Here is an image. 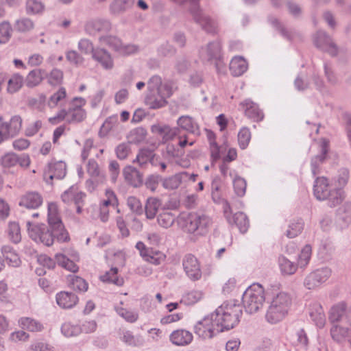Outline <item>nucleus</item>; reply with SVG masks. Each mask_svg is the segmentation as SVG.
I'll list each match as a JSON object with an SVG mask.
<instances>
[{
  "instance_id": "obj_43",
  "label": "nucleus",
  "mask_w": 351,
  "mask_h": 351,
  "mask_svg": "<svg viewBox=\"0 0 351 351\" xmlns=\"http://www.w3.org/2000/svg\"><path fill=\"white\" fill-rule=\"evenodd\" d=\"M337 217L347 226L351 222V203L346 202L337 210Z\"/></svg>"
},
{
  "instance_id": "obj_29",
  "label": "nucleus",
  "mask_w": 351,
  "mask_h": 351,
  "mask_svg": "<svg viewBox=\"0 0 351 351\" xmlns=\"http://www.w3.org/2000/svg\"><path fill=\"white\" fill-rule=\"evenodd\" d=\"M186 176V174L180 172L169 177H162V186L167 190L176 189L182 182H184Z\"/></svg>"
},
{
  "instance_id": "obj_39",
  "label": "nucleus",
  "mask_w": 351,
  "mask_h": 351,
  "mask_svg": "<svg viewBox=\"0 0 351 351\" xmlns=\"http://www.w3.org/2000/svg\"><path fill=\"white\" fill-rule=\"evenodd\" d=\"M99 42L101 45H106L117 53L122 43L118 37L112 35L101 36L99 38Z\"/></svg>"
},
{
  "instance_id": "obj_51",
  "label": "nucleus",
  "mask_w": 351,
  "mask_h": 351,
  "mask_svg": "<svg viewBox=\"0 0 351 351\" xmlns=\"http://www.w3.org/2000/svg\"><path fill=\"white\" fill-rule=\"evenodd\" d=\"M8 234L10 239L14 243H18L21 240V229L18 223L10 222L8 224Z\"/></svg>"
},
{
  "instance_id": "obj_36",
  "label": "nucleus",
  "mask_w": 351,
  "mask_h": 351,
  "mask_svg": "<svg viewBox=\"0 0 351 351\" xmlns=\"http://www.w3.org/2000/svg\"><path fill=\"white\" fill-rule=\"evenodd\" d=\"M161 206V201L157 197H149L147 199L145 211L147 219H154Z\"/></svg>"
},
{
  "instance_id": "obj_3",
  "label": "nucleus",
  "mask_w": 351,
  "mask_h": 351,
  "mask_svg": "<svg viewBox=\"0 0 351 351\" xmlns=\"http://www.w3.org/2000/svg\"><path fill=\"white\" fill-rule=\"evenodd\" d=\"M199 0H183L180 3L189 8L193 20L202 30L208 34H216L218 31L217 21L199 8Z\"/></svg>"
},
{
  "instance_id": "obj_22",
  "label": "nucleus",
  "mask_w": 351,
  "mask_h": 351,
  "mask_svg": "<svg viewBox=\"0 0 351 351\" xmlns=\"http://www.w3.org/2000/svg\"><path fill=\"white\" fill-rule=\"evenodd\" d=\"M123 176L125 182L134 187L139 186L143 182V175L131 165H127L123 168Z\"/></svg>"
},
{
  "instance_id": "obj_47",
  "label": "nucleus",
  "mask_w": 351,
  "mask_h": 351,
  "mask_svg": "<svg viewBox=\"0 0 351 351\" xmlns=\"http://www.w3.org/2000/svg\"><path fill=\"white\" fill-rule=\"evenodd\" d=\"M43 71L40 69L31 71L27 75L26 86L30 88L38 85L43 80Z\"/></svg>"
},
{
  "instance_id": "obj_30",
  "label": "nucleus",
  "mask_w": 351,
  "mask_h": 351,
  "mask_svg": "<svg viewBox=\"0 0 351 351\" xmlns=\"http://www.w3.org/2000/svg\"><path fill=\"white\" fill-rule=\"evenodd\" d=\"M117 332L120 339L128 346H141L143 344L142 338L133 335L130 330L119 328Z\"/></svg>"
},
{
  "instance_id": "obj_19",
  "label": "nucleus",
  "mask_w": 351,
  "mask_h": 351,
  "mask_svg": "<svg viewBox=\"0 0 351 351\" xmlns=\"http://www.w3.org/2000/svg\"><path fill=\"white\" fill-rule=\"evenodd\" d=\"M134 0H112L109 5V12L118 16L130 10L134 5Z\"/></svg>"
},
{
  "instance_id": "obj_46",
  "label": "nucleus",
  "mask_w": 351,
  "mask_h": 351,
  "mask_svg": "<svg viewBox=\"0 0 351 351\" xmlns=\"http://www.w3.org/2000/svg\"><path fill=\"white\" fill-rule=\"evenodd\" d=\"M152 156H154L152 151L147 149H141L133 160V162L137 163L139 167L144 168L152 160Z\"/></svg>"
},
{
  "instance_id": "obj_12",
  "label": "nucleus",
  "mask_w": 351,
  "mask_h": 351,
  "mask_svg": "<svg viewBox=\"0 0 351 351\" xmlns=\"http://www.w3.org/2000/svg\"><path fill=\"white\" fill-rule=\"evenodd\" d=\"M84 29L90 36H95L98 33H108L112 29V23L106 18L90 19L86 21Z\"/></svg>"
},
{
  "instance_id": "obj_35",
  "label": "nucleus",
  "mask_w": 351,
  "mask_h": 351,
  "mask_svg": "<svg viewBox=\"0 0 351 351\" xmlns=\"http://www.w3.org/2000/svg\"><path fill=\"white\" fill-rule=\"evenodd\" d=\"M332 338L337 342L341 343L350 338V332L348 328L334 325L330 329Z\"/></svg>"
},
{
  "instance_id": "obj_31",
  "label": "nucleus",
  "mask_w": 351,
  "mask_h": 351,
  "mask_svg": "<svg viewBox=\"0 0 351 351\" xmlns=\"http://www.w3.org/2000/svg\"><path fill=\"white\" fill-rule=\"evenodd\" d=\"M180 128L192 134L199 133V126L196 121L191 117L181 116L177 121Z\"/></svg>"
},
{
  "instance_id": "obj_60",
  "label": "nucleus",
  "mask_w": 351,
  "mask_h": 351,
  "mask_svg": "<svg viewBox=\"0 0 351 351\" xmlns=\"http://www.w3.org/2000/svg\"><path fill=\"white\" fill-rule=\"evenodd\" d=\"M251 133L248 128H243L238 134V141L239 147L244 149H245L250 141Z\"/></svg>"
},
{
  "instance_id": "obj_9",
  "label": "nucleus",
  "mask_w": 351,
  "mask_h": 351,
  "mask_svg": "<svg viewBox=\"0 0 351 351\" xmlns=\"http://www.w3.org/2000/svg\"><path fill=\"white\" fill-rule=\"evenodd\" d=\"M164 92H149L145 97V104L151 109H158L167 104V99L173 94V83L165 85Z\"/></svg>"
},
{
  "instance_id": "obj_63",
  "label": "nucleus",
  "mask_w": 351,
  "mask_h": 351,
  "mask_svg": "<svg viewBox=\"0 0 351 351\" xmlns=\"http://www.w3.org/2000/svg\"><path fill=\"white\" fill-rule=\"evenodd\" d=\"M309 314L317 327L322 328L324 326L325 316L322 312V308H313Z\"/></svg>"
},
{
  "instance_id": "obj_42",
  "label": "nucleus",
  "mask_w": 351,
  "mask_h": 351,
  "mask_svg": "<svg viewBox=\"0 0 351 351\" xmlns=\"http://www.w3.org/2000/svg\"><path fill=\"white\" fill-rule=\"evenodd\" d=\"M167 83H172L171 82H165L162 83V79L158 75L152 76L147 82V88L149 92H164L165 85Z\"/></svg>"
},
{
  "instance_id": "obj_41",
  "label": "nucleus",
  "mask_w": 351,
  "mask_h": 351,
  "mask_svg": "<svg viewBox=\"0 0 351 351\" xmlns=\"http://www.w3.org/2000/svg\"><path fill=\"white\" fill-rule=\"evenodd\" d=\"M312 247L309 244H306L302 249L298 258V265L300 268L305 269L308 265L311 258Z\"/></svg>"
},
{
  "instance_id": "obj_40",
  "label": "nucleus",
  "mask_w": 351,
  "mask_h": 351,
  "mask_svg": "<svg viewBox=\"0 0 351 351\" xmlns=\"http://www.w3.org/2000/svg\"><path fill=\"white\" fill-rule=\"evenodd\" d=\"M19 322L23 328L32 332H40L44 328L41 323L30 317H22Z\"/></svg>"
},
{
  "instance_id": "obj_10",
  "label": "nucleus",
  "mask_w": 351,
  "mask_h": 351,
  "mask_svg": "<svg viewBox=\"0 0 351 351\" xmlns=\"http://www.w3.org/2000/svg\"><path fill=\"white\" fill-rule=\"evenodd\" d=\"M199 55L203 60L214 63L216 69L219 70L222 61L221 45L219 41L209 43L200 49Z\"/></svg>"
},
{
  "instance_id": "obj_16",
  "label": "nucleus",
  "mask_w": 351,
  "mask_h": 351,
  "mask_svg": "<svg viewBox=\"0 0 351 351\" xmlns=\"http://www.w3.org/2000/svg\"><path fill=\"white\" fill-rule=\"evenodd\" d=\"M314 43L317 48L328 53L331 56H335L338 53L337 45L325 32L318 31L315 36Z\"/></svg>"
},
{
  "instance_id": "obj_15",
  "label": "nucleus",
  "mask_w": 351,
  "mask_h": 351,
  "mask_svg": "<svg viewBox=\"0 0 351 351\" xmlns=\"http://www.w3.org/2000/svg\"><path fill=\"white\" fill-rule=\"evenodd\" d=\"M66 175V164L62 161H51L45 167L43 172L45 181L52 184L54 179L61 180Z\"/></svg>"
},
{
  "instance_id": "obj_25",
  "label": "nucleus",
  "mask_w": 351,
  "mask_h": 351,
  "mask_svg": "<svg viewBox=\"0 0 351 351\" xmlns=\"http://www.w3.org/2000/svg\"><path fill=\"white\" fill-rule=\"evenodd\" d=\"M72 258L73 260H71L62 254H58L56 255V262L60 266L68 271L75 273L79 269L78 266L75 263V261L79 260L78 254L77 252H74L72 254Z\"/></svg>"
},
{
  "instance_id": "obj_61",
  "label": "nucleus",
  "mask_w": 351,
  "mask_h": 351,
  "mask_svg": "<svg viewBox=\"0 0 351 351\" xmlns=\"http://www.w3.org/2000/svg\"><path fill=\"white\" fill-rule=\"evenodd\" d=\"M160 182H162L161 176L158 174H152L146 178L145 185L148 190L152 192H155Z\"/></svg>"
},
{
  "instance_id": "obj_44",
  "label": "nucleus",
  "mask_w": 351,
  "mask_h": 351,
  "mask_svg": "<svg viewBox=\"0 0 351 351\" xmlns=\"http://www.w3.org/2000/svg\"><path fill=\"white\" fill-rule=\"evenodd\" d=\"M304 228V221L302 219L292 221L286 231V235L289 238H294L300 234Z\"/></svg>"
},
{
  "instance_id": "obj_64",
  "label": "nucleus",
  "mask_w": 351,
  "mask_h": 351,
  "mask_svg": "<svg viewBox=\"0 0 351 351\" xmlns=\"http://www.w3.org/2000/svg\"><path fill=\"white\" fill-rule=\"evenodd\" d=\"M127 204L130 209L136 215H141L143 213V208L140 200L134 196H130L127 199Z\"/></svg>"
},
{
  "instance_id": "obj_56",
  "label": "nucleus",
  "mask_w": 351,
  "mask_h": 351,
  "mask_svg": "<svg viewBox=\"0 0 351 351\" xmlns=\"http://www.w3.org/2000/svg\"><path fill=\"white\" fill-rule=\"evenodd\" d=\"M69 286L75 291H86L88 289V284L81 277L71 276Z\"/></svg>"
},
{
  "instance_id": "obj_4",
  "label": "nucleus",
  "mask_w": 351,
  "mask_h": 351,
  "mask_svg": "<svg viewBox=\"0 0 351 351\" xmlns=\"http://www.w3.org/2000/svg\"><path fill=\"white\" fill-rule=\"evenodd\" d=\"M27 227L29 237L37 243L50 246L55 239L58 241L56 228H48L45 224L36 225L30 221H27Z\"/></svg>"
},
{
  "instance_id": "obj_32",
  "label": "nucleus",
  "mask_w": 351,
  "mask_h": 351,
  "mask_svg": "<svg viewBox=\"0 0 351 351\" xmlns=\"http://www.w3.org/2000/svg\"><path fill=\"white\" fill-rule=\"evenodd\" d=\"M1 253L10 266L16 267L21 265V261L18 254L13 250L11 246L3 245L1 247Z\"/></svg>"
},
{
  "instance_id": "obj_18",
  "label": "nucleus",
  "mask_w": 351,
  "mask_h": 351,
  "mask_svg": "<svg viewBox=\"0 0 351 351\" xmlns=\"http://www.w3.org/2000/svg\"><path fill=\"white\" fill-rule=\"evenodd\" d=\"M43 202V197L37 192H28L21 196L19 206L28 209H36L39 208Z\"/></svg>"
},
{
  "instance_id": "obj_21",
  "label": "nucleus",
  "mask_w": 351,
  "mask_h": 351,
  "mask_svg": "<svg viewBox=\"0 0 351 351\" xmlns=\"http://www.w3.org/2000/svg\"><path fill=\"white\" fill-rule=\"evenodd\" d=\"M193 339L192 333L184 329L176 330L169 336L171 342L178 346H184L190 344Z\"/></svg>"
},
{
  "instance_id": "obj_14",
  "label": "nucleus",
  "mask_w": 351,
  "mask_h": 351,
  "mask_svg": "<svg viewBox=\"0 0 351 351\" xmlns=\"http://www.w3.org/2000/svg\"><path fill=\"white\" fill-rule=\"evenodd\" d=\"M182 266L187 277L192 281L202 278V269L199 261L191 254L185 255L182 259Z\"/></svg>"
},
{
  "instance_id": "obj_57",
  "label": "nucleus",
  "mask_w": 351,
  "mask_h": 351,
  "mask_svg": "<svg viewBox=\"0 0 351 351\" xmlns=\"http://www.w3.org/2000/svg\"><path fill=\"white\" fill-rule=\"evenodd\" d=\"M68 122L79 123L84 121L86 117V112L85 110H67Z\"/></svg>"
},
{
  "instance_id": "obj_34",
  "label": "nucleus",
  "mask_w": 351,
  "mask_h": 351,
  "mask_svg": "<svg viewBox=\"0 0 351 351\" xmlns=\"http://www.w3.org/2000/svg\"><path fill=\"white\" fill-rule=\"evenodd\" d=\"M231 219L232 223L230 224L236 225L241 233L244 234L247 231L250 223L245 214L242 212L237 213L232 217Z\"/></svg>"
},
{
  "instance_id": "obj_50",
  "label": "nucleus",
  "mask_w": 351,
  "mask_h": 351,
  "mask_svg": "<svg viewBox=\"0 0 351 351\" xmlns=\"http://www.w3.org/2000/svg\"><path fill=\"white\" fill-rule=\"evenodd\" d=\"M34 27V22L29 18L21 17L16 21L14 28L20 32H27L33 29Z\"/></svg>"
},
{
  "instance_id": "obj_62",
  "label": "nucleus",
  "mask_w": 351,
  "mask_h": 351,
  "mask_svg": "<svg viewBox=\"0 0 351 351\" xmlns=\"http://www.w3.org/2000/svg\"><path fill=\"white\" fill-rule=\"evenodd\" d=\"M43 4L38 0H27L26 3V11L27 14H36L43 10Z\"/></svg>"
},
{
  "instance_id": "obj_24",
  "label": "nucleus",
  "mask_w": 351,
  "mask_h": 351,
  "mask_svg": "<svg viewBox=\"0 0 351 351\" xmlns=\"http://www.w3.org/2000/svg\"><path fill=\"white\" fill-rule=\"evenodd\" d=\"M85 193L79 191L75 185L71 186L68 190L65 191L61 196L62 200L66 204H80L83 202Z\"/></svg>"
},
{
  "instance_id": "obj_49",
  "label": "nucleus",
  "mask_w": 351,
  "mask_h": 351,
  "mask_svg": "<svg viewBox=\"0 0 351 351\" xmlns=\"http://www.w3.org/2000/svg\"><path fill=\"white\" fill-rule=\"evenodd\" d=\"M8 81L7 90L10 93L17 92L23 86V77L19 74L13 75Z\"/></svg>"
},
{
  "instance_id": "obj_53",
  "label": "nucleus",
  "mask_w": 351,
  "mask_h": 351,
  "mask_svg": "<svg viewBox=\"0 0 351 351\" xmlns=\"http://www.w3.org/2000/svg\"><path fill=\"white\" fill-rule=\"evenodd\" d=\"M18 162V155L12 152L5 154L1 158V164L5 170L14 167Z\"/></svg>"
},
{
  "instance_id": "obj_5",
  "label": "nucleus",
  "mask_w": 351,
  "mask_h": 351,
  "mask_svg": "<svg viewBox=\"0 0 351 351\" xmlns=\"http://www.w3.org/2000/svg\"><path fill=\"white\" fill-rule=\"evenodd\" d=\"M213 313L217 324L223 332L233 328L239 323L242 311L237 308H216Z\"/></svg>"
},
{
  "instance_id": "obj_48",
  "label": "nucleus",
  "mask_w": 351,
  "mask_h": 351,
  "mask_svg": "<svg viewBox=\"0 0 351 351\" xmlns=\"http://www.w3.org/2000/svg\"><path fill=\"white\" fill-rule=\"evenodd\" d=\"M117 274L118 269L117 267H112L105 274L102 275L100 278L103 282H111L121 286L123 283V280L122 278H119Z\"/></svg>"
},
{
  "instance_id": "obj_26",
  "label": "nucleus",
  "mask_w": 351,
  "mask_h": 351,
  "mask_svg": "<svg viewBox=\"0 0 351 351\" xmlns=\"http://www.w3.org/2000/svg\"><path fill=\"white\" fill-rule=\"evenodd\" d=\"M56 299L60 307H73L78 302V298L75 293L66 291L58 293Z\"/></svg>"
},
{
  "instance_id": "obj_45",
  "label": "nucleus",
  "mask_w": 351,
  "mask_h": 351,
  "mask_svg": "<svg viewBox=\"0 0 351 351\" xmlns=\"http://www.w3.org/2000/svg\"><path fill=\"white\" fill-rule=\"evenodd\" d=\"M287 311L282 308H268L265 317L268 322L276 324L281 321L287 314Z\"/></svg>"
},
{
  "instance_id": "obj_59",
  "label": "nucleus",
  "mask_w": 351,
  "mask_h": 351,
  "mask_svg": "<svg viewBox=\"0 0 351 351\" xmlns=\"http://www.w3.org/2000/svg\"><path fill=\"white\" fill-rule=\"evenodd\" d=\"M202 297V293L199 291H192L184 295L181 300L185 305H193Z\"/></svg>"
},
{
  "instance_id": "obj_58",
  "label": "nucleus",
  "mask_w": 351,
  "mask_h": 351,
  "mask_svg": "<svg viewBox=\"0 0 351 351\" xmlns=\"http://www.w3.org/2000/svg\"><path fill=\"white\" fill-rule=\"evenodd\" d=\"M116 156L119 160H125L131 152V146L129 143H122L118 145L114 149Z\"/></svg>"
},
{
  "instance_id": "obj_20",
  "label": "nucleus",
  "mask_w": 351,
  "mask_h": 351,
  "mask_svg": "<svg viewBox=\"0 0 351 351\" xmlns=\"http://www.w3.org/2000/svg\"><path fill=\"white\" fill-rule=\"evenodd\" d=\"M240 106L245 112V115L255 121L263 119L264 114L258 106L250 99H245L241 102Z\"/></svg>"
},
{
  "instance_id": "obj_33",
  "label": "nucleus",
  "mask_w": 351,
  "mask_h": 351,
  "mask_svg": "<svg viewBox=\"0 0 351 351\" xmlns=\"http://www.w3.org/2000/svg\"><path fill=\"white\" fill-rule=\"evenodd\" d=\"M278 265L280 272L284 276H291L295 273L298 265L289 261L285 256H280L278 258Z\"/></svg>"
},
{
  "instance_id": "obj_6",
  "label": "nucleus",
  "mask_w": 351,
  "mask_h": 351,
  "mask_svg": "<svg viewBox=\"0 0 351 351\" xmlns=\"http://www.w3.org/2000/svg\"><path fill=\"white\" fill-rule=\"evenodd\" d=\"M214 316V313H212L197 322L194 326V332L199 338L202 339H212L222 332V329L217 324Z\"/></svg>"
},
{
  "instance_id": "obj_55",
  "label": "nucleus",
  "mask_w": 351,
  "mask_h": 351,
  "mask_svg": "<svg viewBox=\"0 0 351 351\" xmlns=\"http://www.w3.org/2000/svg\"><path fill=\"white\" fill-rule=\"evenodd\" d=\"M106 198L100 202L99 206L104 207H117L118 205V199L113 191L107 189L105 193Z\"/></svg>"
},
{
  "instance_id": "obj_28",
  "label": "nucleus",
  "mask_w": 351,
  "mask_h": 351,
  "mask_svg": "<svg viewBox=\"0 0 351 351\" xmlns=\"http://www.w3.org/2000/svg\"><path fill=\"white\" fill-rule=\"evenodd\" d=\"M248 64L241 56L234 57L230 62V71L232 75L240 76L247 69Z\"/></svg>"
},
{
  "instance_id": "obj_1",
  "label": "nucleus",
  "mask_w": 351,
  "mask_h": 351,
  "mask_svg": "<svg viewBox=\"0 0 351 351\" xmlns=\"http://www.w3.org/2000/svg\"><path fill=\"white\" fill-rule=\"evenodd\" d=\"M213 223L210 216L200 212H192L178 219V223L184 232L200 236L209 232Z\"/></svg>"
},
{
  "instance_id": "obj_52",
  "label": "nucleus",
  "mask_w": 351,
  "mask_h": 351,
  "mask_svg": "<svg viewBox=\"0 0 351 351\" xmlns=\"http://www.w3.org/2000/svg\"><path fill=\"white\" fill-rule=\"evenodd\" d=\"M61 332L66 337H73L79 335L81 333V330L79 325L66 322L61 326Z\"/></svg>"
},
{
  "instance_id": "obj_23",
  "label": "nucleus",
  "mask_w": 351,
  "mask_h": 351,
  "mask_svg": "<svg viewBox=\"0 0 351 351\" xmlns=\"http://www.w3.org/2000/svg\"><path fill=\"white\" fill-rule=\"evenodd\" d=\"M136 248L139 251L140 255L145 261L154 265L160 264L162 254L159 252H154L152 249L147 247L141 241L136 243Z\"/></svg>"
},
{
  "instance_id": "obj_13",
  "label": "nucleus",
  "mask_w": 351,
  "mask_h": 351,
  "mask_svg": "<svg viewBox=\"0 0 351 351\" xmlns=\"http://www.w3.org/2000/svg\"><path fill=\"white\" fill-rule=\"evenodd\" d=\"M22 120L19 116H14L9 123H0V144L16 136L21 129Z\"/></svg>"
},
{
  "instance_id": "obj_17",
  "label": "nucleus",
  "mask_w": 351,
  "mask_h": 351,
  "mask_svg": "<svg viewBox=\"0 0 351 351\" xmlns=\"http://www.w3.org/2000/svg\"><path fill=\"white\" fill-rule=\"evenodd\" d=\"M92 58L105 70H111L114 67L113 58L105 49L96 47L92 54Z\"/></svg>"
},
{
  "instance_id": "obj_27",
  "label": "nucleus",
  "mask_w": 351,
  "mask_h": 351,
  "mask_svg": "<svg viewBox=\"0 0 351 351\" xmlns=\"http://www.w3.org/2000/svg\"><path fill=\"white\" fill-rule=\"evenodd\" d=\"M327 153L328 143L324 140L322 143L321 154L311 159V168L313 176L320 173V166L325 160Z\"/></svg>"
},
{
  "instance_id": "obj_37",
  "label": "nucleus",
  "mask_w": 351,
  "mask_h": 351,
  "mask_svg": "<svg viewBox=\"0 0 351 351\" xmlns=\"http://www.w3.org/2000/svg\"><path fill=\"white\" fill-rule=\"evenodd\" d=\"M291 304V296L287 292L281 291L273 298L269 307H286Z\"/></svg>"
},
{
  "instance_id": "obj_38",
  "label": "nucleus",
  "mask_w": 351,
  "mask_h": 351,
  "mask_svg": "<svg viewBox=\"0 0 351 351\" xmlns=\"http://www.w3.org/2000/svg\"><path fill=\"white\" fill-rule=\"evenodd\" d=\"M176 219L175 214L170 211L162 210L157 217L158 225L165 229L173 226Z\"/></svg>"
},
{
  "instance_id": "obj_8",
  "label": "nucleus",
  "mask_w": 351,
  "mask_h": 351,
  "mask_svg": "<svg viewBox=\"0 0 351 351\" xmlns=\"http://www.w3.org/2000/svg\"><path fill=\"white\" fill-rule=\"evenodd\" d=\"M47 210L48 223L50 228H56L58 241L60 243L69 241L70 239L69 235L64 229V225L59 216L57 204L53 202L49 203Z\"/></svg>"
},
{
  "instance_id": "obj_11",
  "label": "nucleus",
  "mask_w": 351,
  "mask_h": 351,
  "mask_svg": "<svg viewBox=\"0 0 351 351\" xmlns=\"http://www.w3.org/2000/svg\"><path fill=\"white\" fill-rule=\"evenodd\" d=\"M331 274L332 270L328 267L317 269L306 276L304 285L308 289H315L328 280Z\"/></svg>"
},
{
  "instance_id": "obj_54",
  "label": "nucleus",
  "mask_w": 351,
  "mask_h": 351,
  "mask_svg": "<svg viewBox=\"0 0 351 351\" xmlns=\"http://www.w3.org/2000/svg\"><path fill=\"white\" fill-rule=\"evenodd\" d=\"M117 313L124 319L126 322L130 323L135 322L138 317V314L132 308H115Z\"/></svg>"
},
{
  "instance_id": "obj_2",
  "label": "nucleus",
  "mask_w": 351,
  "mask_h": 351,
  "mask_svg": "<svg viewBox=\"0 0 351 351\" xmlns=\"http://www.w3.org/2000/svg\"><path fill=\"white\" fill-rule=\"evenodd\" d=\"M313 193L317 199L327 201L328 206L331 208L340 204L344 199L342 189L330 184L325 177L316 178L313 185Z\"/></svg>"
},
{
  "instance_id": "obj_7",
  "label": "nucleus",
  "mask_w": 351,
  "mask_h": 351,
  "mask_svg": "<svg viewBox=\"0 0 351 351\" xmlns=\"http://www.w3.org/2000/svg\"><path fill=\"white\" fill-rule=\"evenodd\" d=\"M265 300V289L259 283L249 286L242 295L243 307H260Z\"/></svg>"
}]
</instances>
